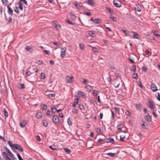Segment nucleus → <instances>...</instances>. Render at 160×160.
<instances>
[{
    "mask_svg": "<svg viewBox=\"0 0 160 160\" xmlns=\"http://www.w3.org/2000/svg\"><path fill=\"white\" fill-rule=\"evenodd\" d=\"M135 10L138 12H140L141 11V6L140 4H136L135 7Z\"/></svg>",
    "mask_w": 160,
    "mask_h": 160,
    "instance_id": "11",
    "label": "nucleus"
},
{
    "mask_svg": "<svg viewBox=\"0 0 160 160\" xmlns=\"http://www.w3.org/2000/svg\"><path fill=\"white\" fill-rule=\"evenodd\" d=\"M47 108V106L45 104H43L42 105V109L43 110H46Z\"/></svg>",
    "mask_w": 160,
    "mask_h": 160,
    "instance_id": "42",
    "label": "nucleus"
},
{
    "mask_svg": "<svg viewBox=\"0 0 160 160\" xmlns=\"http://www.w3.org/2000/svg\"><path fill=\"white\" fill-rule=\"evenodd\" d=\"M101 19L99 18L95 19L94 20V22L96 24H99L101 22Z\"/></svg>",
    "mask_w": 160,
    "mask_h": 160,
    "instance_id": "23",
    "label": "nucleus"
},
{
    "mask_svg": "<svg viewBox=\"0 0 160 160\" xmlns=\"http://www.w3.org/2000/svg\"><path fill=\"white\" fill-rule=\"evenodd\" d=\"M70 118H69L67 119V122L68 123L69 126H71L72 124V123L71 120H70Z\"/></svg>",
    "mask_w": 160,
    "mask_h": 160,
    "instance_id": "36",
    "label": "nucleus"
},
{
    "mask_svg": "<svg viewBox=\"0 0 160 160\" xmlns=\"http://www.w3.org/2000/svg\"><path fill=\"white\" fill-rule=\"evenodd\" d=\"M106 10L108 12L111 14H112L113 13V11L112 9L109 8L108 7H105Z\"/></svg>",
    "mask_w": 160,
    "mask_h": 160,
    "instance_id": "17",
    "label": "nucleus"
},
{
    "mask_svg": "<svg viewBox=\"0 0 160 160\" xmlns=\"http://www.w3.org/2000/svg\"><path fill=\"white\" fill-rule=\"evenodd\" d=\"M115 76L118 79H121V77L120 75H119V74H118L117 73H115L114 74Z\"/></svg>",
    "mask_w": 160,
    "mask_h": 160,
    "instance_id": "53",
    "label": "nucleus"
},
{
    "mask_svg": "<svg viewBox=\"0 0 160 160\" xmlns=\"http://www.w3.org/2000/svg\"><path fill=\"white\" fill-rule=\"evenodd\" d=\"M138 85L139 86V87L141 88H142L143 86L142 85L141 82L140 81H138L137 83Z\"/></svg>",
    "mask_w": 160,
    "mask_h": 160,
    "instance_id": "49",
    "label": "nucleus"
},
{
    "mask_svg": "<svg viewBox=\"0 0 160 160\" xmlns=\"http://www.w3.org/2000/svg\"><path fill=\"white\" fill-rule=\"evenodd\" d=\"M14 11L17 13H19V10H18V7H16Z\"/></svg>",
    "mask_w": 160,
    "mask_h": 160,
    "instance_id": "58",
    "label": "nucleus"
},
{
    "mask_svg": "<svg viewBox=\"0 0 160 160\" xmlns=\"http://www.w3.org/2000/svg\"><path fill=\"white\" fill-rule=\"evenodd\" d=\"M75 5L78 9H81L82 6H80L79 3L75 2Z\"/></svg>",
    "mask_w": 160,
    "mask_h": 160,
    "instance_id": "28",
    "label": "nucleus"
},
{
    "mask_svg": "<svg viewBox=\"0 0 160 160\" xmlns=\"http://www.w3.org/2000/svg\"><path fill=\"white\" fill-rule=\"evenodd\" d=\"M49 148L52 150H55L56 149V148L55 145L49 146Z\"/></svg>",
    "mask_w": 160,
    "mask_h": 160,
    "instance_id": "45",
    "label": "nucleus"
},
{
    "mask_svg": "<svg viewBox=\"0 0 160 160\" xmlns=\"http://www.w3.org/2000/svg\"><path fill=\"white\" fill-rule=\"evenodd\" d=\"M18 3L19 4L18 8L21 10L22 11L23 10V7L22 5V3L21 2H18Z\"/></svg>",
    "mask_w": 160,
    "mask_h": 160,
    "instance_id": "26",
    "label": "nucleus"
},
{
    "mask_svg": "<svg viewBox=\"0 0 160 160\" xmlns=\"http://www.w3.org/2000/svg\"><path fill=\"white\" fill-rule=\"evenodd\" d=\"M70 18L72 20H75L76 19V16L72 12H71L70 13Z\"/></svg>",
    "mask_w": 160,
    "mask_h": 160,
    "instance_id": "18",
    "label": "nucleus"
},
{
    "mask_svg": "<svg viewBox=\"0 0 160 160\" xmlns=\"http://www.w3.org/2000/svg\"><path fill=\"white\" fill-rule=\"evenodd\" d=\"M106 28L107 29H108L110 32L111 33V36L112 37L114 35V32H113L112 31V29L108 27H106Z\"/></svg>",
    "mask_w": 160,
    "mask_h": 160,
    "instance_id": "33",
    "label": "nucleus"
},
{
    "mask_svg": "<svg viewBox=\"0 0 160 160\" xmlns=\"http://www.w3.org/2000/svg\"><path fill=\"white\" fill-rule=\"evenodd\" d=\"M142 122H143L142 124V128L143 129H148V126L147 123L144 121Z\"/></svg>",
    "mask_w": 160,
    "mask_h": 160,
    "instance_id": "14",
    "label": "nucleus"
},
{
    "mask_svg": "<svg viewBox=\"0 0 160 160\" xmlns=\"http://www.w3.org/2000/svg\"><path fill=\"white\" fill-rule=\"evenodd\" d=\"M86 88L87 91L89 92H91L93 91L92 87L90 85L87 86L86 87Z\"/></svg>",
    "mask_w": 160,
    "mask_h": 160,
    "instance_id": "16",
    "label": "nucleus"
},
{
    "mask_svg": "<svg viewBox=\"0 0 160 160\" xmlns=\"http://www.w3.org/2000/svg\"><path fill=\"white\" fill-rule=\"evenodd\" d=\"M4 149H5L7 151V152L10 155L11 154V153H12L10 151V150L8 149V148L6 147H4Z\"/></svg>",
    "mask_w": 160,
    "mask_h": 160,
    "instance_id": "56",
    "label": "nucleus"
},
{
    "mask_svg": "<svg viewBox=\"0 0 160 160\" xmlns=\"http://www.w3.org/2000/svg\"><path fill=\"white\" fill-rule=\"evenodd\" d=\"M53 122L54 124H58L59 122V120L58 117L56 115H54L52 118Z\"/></svg>",
    "mask_w": 160,
    "mask_h": 160,
    "instance_id": "5",
    "label": "nucleus"
},
{
    "mask_svg": "<svg viewBox=\"0 0 160 160\" xmlns=\"http://www.w3.org/2000/svg\"><path fill=\"white\" fill-rule=\"evenodd\" d=\"M7 8H8V13L12 16L13 14V11L11 8L9 6H7Z\"/></svg>",
    "mask_w": 160,
    "mask_h": 160,
    "instance_id": "10",
    "label": "nucleus"
},
{
    "mask_svg": "<svg viewBox=\"0 0 160 160\" xmlns=\"http://www.w3.org/2000/svg\"><path fill=\"white\" fill-rule=\"evenodd\" d=\"M78 95L79 96H81L83 98H85L86 97V96L84 94V92L82 91H78Z\"/></svg>",
    "mask_w": 160,
    "mask_h": 160,
    "instance_id": "22",
    "label": "nucleus"
},
{
    "mask_svg": "<svg viewBox=\"0 0 160 160\" xmlns=\"http://www.w3.org/2000/svg\"><path fill=\"white\" fill-rule=\"evenodd\" d=\"M27 122L26 120H23L20 123L21 127L22 128L24 127L27 124Z\"/></svg>",
    "mask_w": 160,
    "mask_h": 160,
    "instance_id": "12",
    "label": "nucleus"
},
{
    "mask_svg": "<svg viewBox=\"0 0 160 160\" xmlns=\"http://www.w3.org/2000/svg\"><path fill=\"white\" fill-rule=\"evenodd\" d=\"M31 72L29 71H28L26 72V76L27 77L31 75Z\"/></svg>",
    "mask_w": 160,
    "mask_h": 160,
    "instance_id": "59",
    "label": "nucleus"
},
{
    "mask_svg": "<svg viewBox=\"0 0 160 160\" xmlns=\"http://www.w3.org/2000/svg\"><path fill=\"white\" fill-rule=\"evenodd\" d=\"M151 88L153 92H156L158 90L157 86L153 83H152L151 86Z\"/></svg>",
    "mask_w": 160,
    "mask_h": 160,
    "instance_id": "7",
    "label": "nucleus"
},
{
    "mask_svg": "<svg viewBox=\"0 0 160 160\" xmlns=\"http://www.w3.org/2000/svg\"><path fill=\"white\" fill-rule=\"evenodd\" d=\"M2 156L5 158L6 159L8 157L7 154L5 152H2Z\"/></svg>",
    "mask_w": 160,
    "mask_h": 160,
    "instance_id": "46",
    "label": "nucleus"
},
{
    "mask_svg": "<svg viewBox=\"0 0 160 160\" xmlns=\"http://www.w3.org/2000/svg\"><path fill=\"white\" fill-rule=\"evenodd\" d=\"M79 108L81 110H84V108L83 105H79Z\"/></svg>",
    "mask_w": 160,
    "mask_h": 160,
    "instance_id": "64",
    "label": "nucleus"
},
{
    "mask_svg": "<svg viewBox=\"0 0 160 160\" xmlns=\"http://www.w3.org/2000/svg\"><path fill=\"white\" fill-rule=\"evenodd\" d=\"M19 2H21L22 3V2L23 3L25 4L26 5H28V3L26 0H20Z\"/></svg>",
    "mask_w": 160,
    "mask_h": 160,
    "instance_id": "62",
    "label": "nucleus"
},
{
    "mask_svg": "<svg viewBox=\"0 0 160 160\" xmlns=\"http://www.w3.org/2000/svg\"><path fill=\"white\" fill-rule=\"evenodd\" d=\"M42 114L40 112H38L36 114V117L37 118H41L42 117Z\"/></svg>",
    "mask_w": 160,
    "mask_h": 160,
    "instance_id": "21",
    "label": "nucleus"
},
{
    "mask_svg": "<svg viewBox=\"0 0 160 160\" xmlns=\"http://www.w3.org/2000/svg\"><path fill=\"white\" fill-rule=\"evenodd\" d=\"M14 146V148H13V151H14V150L15 149L17 150L20 152H22L23 151L22 148L20 145L15 144V145Z\"/></svg>",
    "mask_w": 160,
    "mask_h": 160,
    "instance_id": "2",
    "label": "nucleus"
},
{
    "mask_svg": "<svg viewBox=\"0 0 160 160\" xmlns=\"http://www.w3.org/2000/svg\"><path fill=\"white\" fill-rule=\"evenodd\" d=\"M89 34L92 37H95V36L94 31H89Z\"/></svg>",
    "mask_w": 160,
    "mask_h": 160,
    "instance_id": "32",
    "label": "nucleus"
},
{
    "mask_svg": "<svg viewBox=\"0 0 160 160\" xmlns=\"http://www.w3.org/2000/svg\"><path fill=\"white\" fill-rule=\"evenodd\" d=\"M133 32H134L133 31H129L128 36L132 37L133 34Z\"/></svg>",
    "mask_w": 160,
    "mask_h": 160,
    "instance_id": "44",
    "label": "nucleus"
},
{
    "mask_svg": "<svg viewBox=\"0 0 160 160\" xmlns=\"http://www.w3.org/2000/svg\"><path fill=\"white\" fill-rule=\"evenodd\" d=\"M25 49L28 52L32 53L33 50L32 47H30L28 46H26L25 48Z\"/></svg>",
    "mask_w": 160,
    "mask_h": 160,
    "instance_id": "8",
    "label": "nucleus"
},
{
    "mask_svg": "<svg viewBox=\"0 0 160 160\" xmlns=\"http://www.w3.org/2000/svg\"><path fill=\"white\" fill-rule=\"evenodd\" d=\"M17 155L19 160H24L19 153H17Z\"/></svg>",
    "mask_w": 160,
    "mask_h": 160,
    "instance_id": "55",
    "label": "nucleus"
},
{
    "mask_svg": "<svg viewBox=\"0 0 160 160\" xmlns=\"http://www.w3.org/2000/svg\"><path fill=\"white\" fill-rule=\"evenodd\" d=\"M73 78V76L70 77L69 76H68L66 77V80L67 82L69 83H71L72 82V79Z\"/></svg>",
    "mask_w": 160,
    "mask_h": 160,
    "instance_id": "6",
    "label": "nucleus"
},
{
    "mask_svg": "<svg viewBox=\"0 0 160 160\" xmlns=\"http://www.w3.org/2000/svg\"><path fill=\"white\" fill-rule=\"evenodd\" d=\"M79 47L81 49H82V50H83L85 48L84 47V44H82V43L79 44Z\"/></svg>",
    "mask_w": 160,
    "mask_h": 160,
    "instance_id": "35",
    "label": "nucleus"
},
{
    "mask_svg": "<svg viewBox=\"0 0 160 160\" xmlns=\"http://www.w3.org/2000/svg\"><path fill=\"white\" fill-rule=\"evenodd\" d=\"M4 115L6 117H8V113L7 112L5 109H4Z\"/></svg>",
    "mask_w": 160,
    "mask_h": 160,
    "instance_id": "61",
    "label": "nucleus"
},
{
    "mask_svg": "<svg viewBox=\"0 0 160 160\" xmlns=\"http://www.w3.org/2000/svg\"><path fill=\"white\" fill-rule=\"evenodd\" d=\"M157 96L156 95V97L157 98V99L160 101V95L159 92L157 93Z\"/></svg>",
    "mask_w": 160,
    "mask_h": 160,
    "instance_id": "54",
    "label": "nucleus"
},
{
    "mask_svg": "<svg viewBox=\"0 0 160 160\" xmlns=\"http://www.w3.org/2000/svg\"><path fill=\"white\" fill-rule=\"evenodd\" d=\"M92 50L94 52H98V49L96 47H92Z\"/></svg>",
    "mask_w": 160,
    "mask_h": 160,
    "instance_id": "34",
    "label": "nucleus"
},
{
    "mask_svg": "<svg viewBox=\"0 0 160 160\" xmlns=\"http://www.w3.org/2000/svg\"><path fill=\"white\" fill-rule=\"evenodd\" d=\"M45 78V74L43 73H42L40 75V79H44Z\"/></svg>",
    "mask_w": 160,
    "mask_h": 160,
    "instance_id": "43",
    "label": "nucleus"
},
{
    "mask_svg": "<svg viewBox=\"0 0 160 160\" xmlns=\"http://www.w3.org/2000/svg\"><path fill=\"white\" fill-rule=\"evenodd\" d=\"M64 150L65 151V152L67 153V154H69V153L70 152H71V151L70 150L68 149V148H65L64 149Z\"/></svg>",
    "mask_w": 160,
    "mask_h": 160,
    "instance_id": "38",
    "label": "nucleus"
},
{
    "mask_svg": "<svg viewBox=\"0 0 160 160\" xmlns=\"http://www.w3.org/2000/svg\"><path fill=\"white\" fill-rule=\"evenodd\" d=\"M105 140V139H102L101 138H99L98 139V141H97V143H100L102 141H104Z\"/></svg>",
    "mask_w": 160,
    "mask_h": 160,
    "instance_id": "63",
    "label": "nucleus"
},
{
    "mask_svg": "<svg viewBox=\"0 0 160 160\" xmlns=\"http://www.w3.org/2000/svg\"><path fill=\"white\" fill-rule=\"evenodd\" d=\"M52 25L56 30H59L61 29V25L59 24L58 22L56 21H52Z\"/></svg>",
    "mask_w": 160,
    "mask_h": 160,
    "instance_id": "1",
    "label": "nucleus"
},
{
    "mask_svg": "<svg viewBox=\"0 0 160 160\" xmlns=\"http://www.w3.org/2000/svg\"><path fill=\"white\" fill-rule=\"evenodd\" d=\"M132 78L137 80L138 79V75L137 73H135L133 74L132 75Z\"/></svg>",
    "mask_w": 160,
    "mask_h": 160,
    "instance_id": "30",
    "label": "nucleus"
},
{
    "mask_svg": "<svg viewBox=\"0 0 160 160\" xmlns=\"http://www.w3.org/2000/svg\"><path fill=\"white\" fill-rule=\"evenodd\" d=\"M115 142L114 140L112 138L110 137L107 139V143L111 142L112 144H113Z\"/></svg>",
    "mask_w": 160,
    "mask_h": 160,
    "instance_id": "13",
    "label": "nucleus"
},
{
    "mask_svg": "<svg viewBox=\"0 0 160 160\" xmlns=\"http://www.w3.org/2000/svg\"><path fill=\"white\" fill-rule=\"evenodd\" d=\"M145 119L147 121L149 122L151 121L152 117L149 115L148 114V115L145 117Z\"/></svg>",
    "mask_w": 160,
    "mask_h": 160,
    "instance_id": "9",
    "label": "nucleus"
},
{
    "mask_svg": "<svg viewBox=\"0 0 160 160\" xmlns=\"http://www.w3.org/2000/svg\"><path fill=\"white\" fill-rule=\"evenodd\" d=\"M51 110L52 112L53 113H55L56 112V109L55 107H52L51 108Z\"/></svg>",
    "mask_w": 160,
    "mask_h": 160,
    "instance_id": "47",
    "label": "nucleus"
},
{
    "mask_svg": "<svg viewBox=\"0 0 160 160\" xmlns=\"http://www.w3.org/2000/svg\"><path fill=\"white\" fill-rule=\"evenodd\" d=\"M122 124H118L117 126V128L118 129L121 130L122 128Z\"/></svg>",
    "mask_w": 160,
    "mask_h": 160,
    "instance_id": "39",
    "label": "nucleus"
},
{
    "mask_svg": "<svg viewBox=\"0 0 160 160\" xmlns=\"http://www.w3.org/2000/svg\"><path fill=\"white\" fill-rule=\"evenodd\" d=\"M20 88L22 89H24L25 87L24 86V84H21L19 85V86Z\"/></svg>",
    "mask_w": 160,
    "mask_h": 160,
    "instance_id": "51",
    "label": "nucleus"
},
{
    "mask_svg": "<svg viewBox=\"0 0 160 160\" xmlns=\"http://www.w3.org/2000/svg\"><path fill=\"white\" fill-rule=\"evenodd\" d=\"M143 106L141 104H136L135 106L136 108L139 110H141Z\"/></svg>",
    "mask_w": 160,
    "mask_h": 160,
    "instance_id": "20",
    "label": "nucleus"
},
{
    "mask_svg": "<svg viewBox=\"0 0 160 160\" xmlns=\"http://www.w3.org/2000/svg\"><path fill=\"white\" fill-rule=\"evenodd\" d=\"M87 3L92 6H94L95 4L94 1L93 0H87Z\"/></svg>",
    "mask_w": 160,
    "mask_h": 160,
    "instance_id": "15",
    "label": "nucleus"
},
{
    "mask_svg": "<svg viewBox=\"0 0 160 160\" xmlns=\"http://www.w3.org/2000/svg\"><path fill=\"white\" fill-rule=\"evenodd\" d=\"M81 82L85 84H88V80L84 78H82L81 80Z\"/></svg>",
    "mask_w": 160,
    "mask_h": 160,
    "instance_id": "27",
    "label": "nucleus"
},
{
    "mask_svg": "<svg viewBox=\"0 0 160 160\" xmlns=\"http://www.w3.org/2000/svg\"><path fill=\"white\" fill-rule=\"evenodd\" d=\"M105 155H107L108 156L112 157H114L116 155L115 153H112V152H109L108 153H107V154H105Z\"/></svg>",
    "mask_w": 160,
    "mask_h": 160,
    "instance_id": "25",
    "label": "nucleus"
},
{
    "mask_svg": "<svg viewBox=\"0 0 160 160\" xmlns=\"http://www.w3.org/2000/svg\"><path fill=\"white\" fill-rule=\"evenodd\" d=\"M139 36L137 32H133V38H136V39H138V36Z\"/></svg>",
    "mask_w": 160,
    "mask_h": 160,
    "instance_id": "29",
    "label": "nucleus"
},
{
    "mask_svg": "<svg viewBox=\"0 0 160 160\" xmlns=\"http://www.w3.org/2000/svg\"><path fill=\"white\" fill-rule=\"evenodd\" d=\"M121 30L123 32H124L125 33V34L126 36H128L129 31H127L126 30H124L123 29H121Z\"/></svg>",
    "mask_w": 160,
    "mask_h": 160,
    "instance_id": "48",
    "label": "nucleus"
},
{
    "mask_svg": "<svg viewBox=\"0 0 160 160\" xmlns=\"http://www.w3.org/2000/svg\"><path fill=\"white\" fill-rule=\"evenodd\" d=\"M129 59L130 61L132 63H134V59L132 57H129Z\"/></svg>",
    "mask_w": 160,
    "mask_h": 160,
    "instance_id": "57",
    "label": "nucleus"
},
{
    "mask_svg": "<svg viewBox=\"0 0 160 160\" xmlns=\"http://www.w3.org/2000/svg\"><path fill=\"white\" fill-rule=\"evenodd\" d=\"M2 2V3L3 4H4L5 6H6L8 4V0H1Z\"/></svg>",
    "mask_w": 160,
    "mask_h": 160,
    "instance_id": "37",
    "label": "nucleus"
},
{
    "mask_svg": "<svg viewBox=\"0 0 160 160\" xmlns=\"http://www.w3.org/2000/svg\"><path fill=\"white\" fill-rule=\"evenodd\" d=\"M126 114L128 116H129L130 117H131V113L129 111H126Z\"/></svg>",
    "mask_w": 160,
    "mask_h": 160,
    "instance_id": "50",
    "label": "nucleus"
},
{
    "mask_svg": "<svg viewBox=\"0 0 160 160\" xmlns=\"http://www.w3.org/2000/svg\"><path fill=\"white\" fill-rule=\"evenodd\" d=\"M8 143L9 145L10 146V147L11 148L12 150L13 151V148H14V145H15V144H12V142L10 141H8Z\"/></svg>",
    "mask_w": 160,
    "mask_h": 160,
    "instance_id": "19",
    "label": "nucleus"
},
{
    "mask_svg": "<svg viewBox=\"0 0 160 160\" xmlns=\"http://www.w3.org/2000/svg\"><path fill=\"white\" fill-rule=\"evenodd\" d=\"M131 70L134 72H136V67L135 65H133L132 66V69Z\"/></svg>",
    "mask_w": 160,
    "mask_h": 160,
    "instance_id": "40",
    "label": "nucleus"
},
{
    "mask_svg": "<svg viewBox=\"0 0 160 160\" xmlns=\"http://www.w3.org/2000/svg\"><path fill=\"white\" fill-rule=\"evenodd\" d=\"M111 113H112V119H114L115 118V116H114V112L112 111H111Z\"/></svg>",
    "mask_w": 160,
    "mask_h": 160,
    "instance_id": "60",
    "label": "nucleus"
},
{
    "mask_svg": "<svg viewBox=\"0 0 160 160\" xmlns=\"http://www.w3.org/2000/svg\"><path fill=\"white\" fill-rule=\"evenodd\" d=\"M66 50L67 49L65 47L61 48V56L62 58H63L65 57Z\"/></svg>",
    "mask_w": 160,
    "mask_h": 160,
    "instance_id": "3",
    "label": "nucleus"
},
{
    "mask_svg": "<svg viewBox=\"0 0 160 160\" xmlns=\"http://www.w3.org/2000/svg\"><path fill=\"white\" fill-rule=\"evenodd\" d=\"M99 91L97 90H93V94L94 96H96L99 93Z\"/></svg>",
    "mask_w": 160,
    "mask_h": 160,
    "instance_id": "31",
    "label": "nucleus"
},
{
    "mask_svg": "<svg viewBox=\"0 0 160 160\" xmlns=\"http://www.w3.org/2000/svg\"><path fill=\"white\" fill-rule=\"evenodd\" d=\"M109 18L110 19H111L113 22H116V20L115 19L116 18H115L113 16H111Z\"/></svg>",
    "mask_w": 160,
    "mask_h": 160,
    "instance_id": "52",
    "label": "nucleus"
},
{
    "mask_svg": "<svg viewBox=\"0 0 160 160\" xmlns=\"http://www.w3.org/2000/svg\"><path fill=\"white\" fill-rule=\"evenodd\" d=\"M43 125L45 127H47L48 126V123L46 120H43Z\"/></svg>",
    "mask_w": 160,
    "mask_h": 160,
    "instance_id": "41",
    "label": "nucleus"
},
{
    "mask_svg": "<svg viewBox=\"0 0 160 160\" xmlns=\"http://www.w3.org/2000/svg\"><path fill=\"white\" fill-rule=\"evenodd\" d=\"M114 5L117 7H120L122 6L121 1L118 0H114L113 1Z\"/></svg>",
    "mask_w": 160,
    "mask_h": 160,
    "instance_id": "4",
    "label": "nucleus"
},
{
    "mask_svg": "<svg viewBox=\"0 0 160 160\" xmlns=\"http://www.w3.org/2000/svg\"><path fill=\"white\" fill-rule=\"evenodd\" d=\"M148 107L151 109L152 111H154L155 108V106L154 105L153 103L149 104V105L148 106Z\"/></svg>",
    "mask_w": 160,
    "mask_h": 160,
    "instance_id": "24",
    "label": "nucleus"
}]
</instances>
